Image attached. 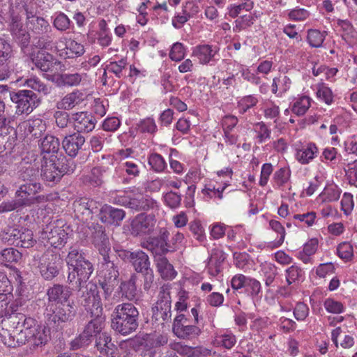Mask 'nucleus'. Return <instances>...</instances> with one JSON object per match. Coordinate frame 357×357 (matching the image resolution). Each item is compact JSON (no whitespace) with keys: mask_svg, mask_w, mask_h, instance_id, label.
<instances>
[{"mask_svg":"<svg viewBox=\"0 0 357 357\" xmlns=\"http://www.w3.org/2000/svg\"><path fill=\"white\" fill-rule=\"evenodd\" d=\"M77 310L74 301L49 303L44 314L46 324L50 327L58 328L62 324L73 321Z\"/></svg>","mask_w":357,"mask_h":357,"instance_id":"3","label":"nucleus"},{"mask_svg":"<svg viewBox=\"0 0 357 357\" xmlns=\"http://www.w3.org/2000/svg\"><path fill=\"white\" fill-rule=\"evenodd\" d=\"M54 26L59 31H66L70 28V20L63 13H60L55 17L54 22Z\"/></svg>","mask_w":357,"mask_h":357,"instance_id":"58","label":"nucleus"},{"mask_svg":"<svg viewBox=\"0 0 357 357\" xmlns=\"http://www.w3.org/2000/svg\"><path fill=\"white\" fill-rule=\"evenodd\" d=\"M131 264L139 273L151 269L149 256L141 250L136 252Z\"/></svg>","mask_w":357,"mask_h":357,"instance_id":"35","label":"nucleus"},{"mask_svg":"<svg viewBox=\"0 0 357 357\" xmlns=\"http://www.w3.org/2000/svg\"><path fill=\"white\" fill-rule=\"evenodd\" d=\"M2 240L9 245L29 248L36 243L31 230L20 225L7 226L1 231Z\"/></svg>","mask_w":357,"mask_h":357,"instance_id":"6","label":"nucleus"},{"mask_svg":"<svg viewBox=\"0 0 357 357\" xmlns=\"http://www.w3.org/2000/svg\"><path fill=\"white\" fill-rule=\"evenodd\" d=\"M23 200L17 198V199L2 202L0 204V213L10 212L25 206L26 203Z\"/></svg>","mask_w":357,"mask_h":357,"instance_id":"51","label":"nucleus"},{"mask_svg":"<svg viewBox=\"0 0 357 357\" xmlns=\"http://www.w3.org/2000/svg\"><path fill=\"white\" fill-rule=\"evenodd\" d=\"M137 275L133 273L128 280L121 282L120 284V289L122 293V296H124L130 301L135 299L137 296Z\"/></svg>","mask_w":357,"mask_h":357,"instance_id":"32","label":"nucleus"},{"mask_svg":"<svg viewBox=\"0 0 357 357\" xmlns=\"http://www.w3.org/2000/svg\"><path fill=\"white\" fill-rule=\"evenodd\" d=\"M99 206L100 204L97 202L86 198H80L73 203V208L76 215L83 221L91 219L93 214L98 213Z\"/></svg>","mask_w":357,"mask_h":357,"instance_id":"13","label":"nucleus"},{"mask_svg":"<svg viewBox=\"0 0 357 357\" xmlns=\"http://www.w3.org/2000/svg\"><path fill=\"white\" fill-rule=\"evenodd\" d=\"M27 26L36 35H43L52 32V28L49 22L41 17H38L35 20H31Z\"/></svg>","mask_w":357,"mask_h":357,"instance_id":"36","label":"nucleus"},{"mask_svg":"<svg viewBox=\"0 0 357 357\" xmlns=\"http://www.w3.org/2000/svg\"><path fill=\"white\" fill-rule=\"evenodd\" d=\"M50 330L45 326L40 325L37 328L33 329L29 335H26L25 344H29L33 348L42 347L48 341Z\"/></svg>","mask_w":357,"mask_h":357,"instance_id":"18","label":"nucleus"},{"mask_svg":"<svg viewBox=\"0 0 357 357\" xmlns=\"http://www.w3.org/2000/svg\"><path fill=\"white\" fill-rule=\"evenodd\" d=\"M22 253L13 248H6L1 252V260L6 266L17 263L22 259Z\"/></svg>","mask_w":357,"mask_h":357,"instance_id":"41","label":"nucleus"},{"mask_svg":"<svg viewBox=\"0 0 357 357\" xmlns=\"http://www.w3.org/2000/svg\"><path fill=\"white\" fill-rule=\"evenodd\" d=\"M185 56V50L182 43H174L169 52V58L172 61H180Z\"/></svg>","mask_w":357,"mask_h":357,"instance_id":"60","label":"nucleus"},{"mask_svg":"<svg viewBox=\"0 0 357 357\" xmlns=\"http://www.w3.org/2000/svg\"><path fill=\"white\" fill-rule=\"evenodd\" d=\"M13 286L6 275L0 271V299L1 301L8 299L11 296Z\"/></svg>","mask_w":357,"mask_h":357,"instance_id":"47","label":"nucleus"},{"mask_svg":"<svg viewBox=\"0 0 357 357\" xmlns=\"http://www.w3.org/2000/svg\"><path fill=\"white\" fill-rule=\"evenodd\" d=\"M12 54L11 45L5 39L0 38V66H8Z\"/></svg>","mask_w":357,"mask_h":357,"instance_id":"43","label":"nucleus"},{"mask_svg":"<svg viewBox=\"0 0 357 357\" xmlns=\"http://www.w3.org/2000/svg\"><path fill=\"white\" fill-rule=\"evenodd\" d=\"M324 38L325 36L319 30L310 29L308 31L307 40L312 47H321L324 41Z\"/></svg>","mask_w":357,"mask_h":357,"instance_id":"48","label":"nucleus"},{"mask_svg":"<svg viewBox=\"0 0 357 357\" xmlns=\"http://www.w3.org/2000/svg\"><path fill=\"white\" fill-rule=\"evenodd\" d=\"M309 314V307L303 303H298L294 310V317L298 321H303Z\"/></svg>","mask_w":357,"mask_h":357,"instance_id":"63","label":"nucleus"},{"mask_svg":"<svg viewBox=\"0 0 357 357\" xmlns=\"http://www.w3.org/2000/svg\"><path fill=\"white\" fill-rule=\"evenodd\" d=\"M91 319L84 326L83 331L88 334L92 339L101 333L104 327L105 317L103 314H98V316L94 314H90Z\"/></svg>","mask_w":357,"mask_h":357,"instance_id":"24","label":"nucleus"},{"mask_svg":"<svg viewBox=\"0 0 357 357\" xmlns=\"http://www.w3.org/2000/svg\"><path fill=\"white\" fill-rule=\"evenodd\" d=\"M72 119L74 123V128L76 133L89 132L95 128L96 123V118L91 114L85 112L73 114Z\"/></svg>","mask_w":357,"mask_h":357,"instance_id":"16","label":"nucleus"},{"mask_svg":"<svg viewBox=\"0 0 357 357\" xmlns=\"http://www.w3.org/2000/svg\"><path fill=\"white\" fill-rule=\"evenodd\" d=\"M60 142L53 135H45L40 142V149L43 153H56L59 150Z\"/></svg>","mask_w":357,"mask_h":357,"instance_id":"37","label":"nucleus"},{"mask_svg":"<svg viewBox=\"0 0 357 357\" xmlns=\"http://www.w3.org/2000/svg\"><path fill=\"white\" fill-rule=\"evenodd\" d=\"M138 129L142 132L153 133L157 130V126L153 119L147 118L140 121Z\"/></svg>","mask_w":357,"mask_h":357,"instance_id":"61","label":"nucleus"},{"mask_svg":"<svg viewBox=\"0 0 357 357\" xmlns=\"http://www.w3.org/2000/svg\"><path fill=\"white\" fill-rule=\"evenodd\" d=\"M92 238L93 243L98 250H111L109 237L105 232V228L102 225H97L94 227Z\"/></svg>","mask_w":357,"mask_h":357,"instance_id":"26","label":"nucleus"},{"mask_svg":"<svg viewBox=\"0 0 357 357\" xmlns=\"http://www.w3.org/2000/svg\"><path fill=\"white\" fill-rule=\"evenodd\" d=\"M310 106V98L308 97L304 96L294 104L292 112L298 116H302L305 114Z\"/></svg>","mask_w":357,"mask_h":357,"instance_id":"52","label":"nucleus"},{"mask_svg":"<svg viewBox=\"0 0 357 357\" xmlns=\"http://www.w3.org/2000/svg\"><path fill=\"white\" fill-rule=\"evenodd\" d=\"M337 252L338 256L345 260H350L353 257V247L349 243H340L337 248Z\"/></svg>","mask_w":357,"mask_h":357,"instance_id":"59","label":"nucleus"},{"mask_svg":"<svg viewBox=\"0 0 357 357\" xmlns=\"http://www.w3.org/2000/svg\"><path fill=\"white\" fill-rule=\"evenodd\" d=\"M98 216L102 222L107 225L119 226L125 218L126 212L123 209L104 204L99 207Z\"/></svg>","mask_w":357,"mask_h":357,"instance_id":"14","label":"nucleus"},{"mask_svg":"<svg viewBox=\"0 0 357 357\" xmlns=\"http://www.w3.org/2000/svg\"><path fill=\"white\" fill-rule=\"evenodd\" d=\"M96 347L102 354H112L116 349L115 345L112 342L111 336L106 332L99 334L96 339Z\"/></svg>","mask_w":357,"mask_h":357,"instance_id":"29","label":"nucleus"},{"mask_svg":"<svg viewBox=\"0 0 357 357\" xmlns=\"http://www.w3.org/2000/svg\"><path fill=\"white\" fill-rule=\"evenodd\" d=\"M28 87L43 95H47L50 93L51 87L45 84L38 77H31L26 81Z\"/></svg>","mask_w":357,"mask_h":357,"instance_id":"46","label":"nucleus"},{"mask_svg":"<svg viewBox=\"0 0 357 357\" xmlns=\"http://www.w3.org/2000/svg\"><path fill=\"white\" fill-rule=\"evenodd\" d=\"M149 164L154 171L158 172L163 171L166 167L164 158L158 153H152L149 155Z\"/></svg>","mask_w":357,"mask_h":357,"instance_id":"50","label":"nucleus"},{"mask_svg":"<svg viewBox=\"0 0 357 357\" xmlns=\"http://www.w3.org/2000/svg\"><path fill=\"white\" fill-rule=\"evenodd\" d=\"M317 151L318 149L316 145L314 144L310 143L306 146L297 151L296 158L301 163L307 164L314 158Z\"/></svg>","mask_w":357,"mask_h":357,"instance_id":"38","label":"nucleus"},{"mask_svg":"<svg viewBox=\"0 0 357 357\" xmlns=\"http://www.w3.org/2000/svg\"><path fill=\"white\" fill-rule=\"evenodd\" d=\"M103 170L100 167H93L89 175L86 177V181L93 186H99L102 183Z\"/></svg>","mask_w":357,"mask_h":357,"instance_id":"49","label":"nucleus"},{"mask_svg":"<svg viewBox=\"0 0 357 357\" xmlns=\"http://www.w3.org/2000/svg\"><path fill=\"white\" fill-rule=\"evenodd\" d=\"M12 319L17 321L16 328L19 326L22 327L19 333L22 336L21 337L24 339V340H26V335L30 336L31 334L30 331L40 326L36 319L30 317H26L23 314H15L12 317Z\"/></svg>","mask_w":357,"mask_h":357,"instance_id":"20","label":"nucleus"},{"mask_svg":"<svg viewBox=\"0 0 357 357\" xmlns=\"http://www.w3.org/2000/svg\"><path fill=\"white\" fill-rule=\"evenodd\" d=\"M158 271L162 278L165 280H173L177 275L174 266L165 257H158L155 259Z\"/></svg>","mask_w":357,"mask_h":357,"instance_id":"28","label":"nucleus"},{"mask_svg":"<svg viewBox=\"0 0 357 357\" xmlns=\"http://www.w3.org/2000/svg\"><path fill=\"white\" fill-rule=\"evenodd\" d=\"M10 99L16 105L17 114H30L40 102L37 95L31 90H20L10 93Z\"/></svg>","mask_w":357,"mask_h":357,"instance_id":"9","label":"nucleus"},{"mask_svg":"<svg viewBox=\"0 0 357 357\" xmlns=\"http://www.w3.org/2000/svg\"><path fill=\"white\" fill-rule=\"evenodd\" d=\"M1 341L3 344L8 347L15 348L25 344L24 339L20 334L17 333V331H13L12 333L7 329H2L0 332Z\"/></svg>","mask_w":357,"mask_h":357,"instance_id":"31","label":"nucleus"},{"mask_svg":"<svg viewBox=\"0 0 357 357\" xmlns=\"http://www.w3.org/2000/svg\"><path fill=\"white\" fill-rule=\"evenodd\" d=\"M47 295L50 302L65 303L68 302L72 295V291L68 286L56 284L48 289Z\"/></svg>","mask_w":357,"mask_h":357,"instance_id":"21","label":"nucleus"},{"mask_svg":"<svg viewBox=\"0 0 357 357\" xmlns=\"http://www.w3.org/2000/svg\"><path fill=\"white\" fill-rule=\"evenodd\" d=\"M93 341V339L82 331L77 337L73 339L70 343L71 350H78L87 347Z\"/></svg>","mask_w":357,"mask_h":357,"instance_id":"45","label":"nucleus"},{"mask_svg":"<svg viewBox=\"0 0 357 357\" xmlns=\"http://www.w3.org/2000/svg\"><path fill=\"white\" fill-rule=\"evenodd\" d=\"M346 174L349 183L357 187V160L348 165V169L346 171Z\"/></svg>","mask_w":357,"mask_h":357,"instance_id":"64","label":"nucleus"},{"mask_svg":"<svg viewBox=\"0 0 357 357\" xmlns=\"http://www.w3.org/2000/svg\"><path fill=\"white\" fill-rule=\"evenodd\" d=\"M40 176L45 181L49 183H56L59 181L63 176L51 160H45L42 164Z\"/></svg>","mask_w":357,"mask_h":357,"instance_id":"27","label":"nucleus"},{"mask_svg":"<svg viewBox=\"0 0 357 357\" xmlns=\"http://www.w3.org/2000/svg\"><path fill=\"white\" fill-rule=\"evenodd\" d=\"M33 265L36 266L42 278L45 280H52L56 277L63 265L60 255L47 250L43 254L33 256Z\"/></svg>","mask_w":357,"mask_h":357,"instance_id":"4","label":"nucleus"},{"mask_svg":"<svg viewBox=\"0 0 357 357\" xmlns=\"http://www.w3.org/2000/svg\"><path fill=\"white\" fill-rule=\"evenodd\" d=\"M156 222L155 216L153 213H139L130 222V234L135 237L149 235L154 231Z\"/></svg>","mask_w":357,"mask_h":357,"instance_id":"11","label":"nucleus"},{"mask_svg":"<svg viewBox=\"0 0 357 357\" xmlns=\"http://www.w3.org/2000/svg\"><path fill=\"white\" fill-rule=\"evenodd\" d=\"M287 282L289 284L298 281L303 275V270L297 266H291L287 271Z\"/></svg>","mask_w":357,"mask_h":357,"instance_id":"57","label":"nucleus"},{"mask_svg":"<svg viewBox=\"0 0 357 357\" xmlns=\"http://www.w3.org/2000/svg\"><path fill=\"white\" fill-rule=\"evenodd\" d=\"M231 284L234 290L245 287L246 291L252 296L258 295L261 291V284L258 280L248 278L243 274L234 275L231 279Z\"/></svg>","mask_w":357,"mask_h":357,"instance_id":"15","label":"nucleus"},{"mask_svg":"<svg viewBox=\"0 0 357 357\" xmlns=\"http://www.w3.org/2000/svg\"><path fill=\"white\" fill-rule=\"evenodd\" d=\"M252 8L253 2L250 0H247L239 5L231 6L228 14L231 17L235 18L241 13L242 10H245V11H249L252 10Z\"/></svg>","mask_w":357,"mask_h":357,"instance_id":"53","label":"nucleus"},{"mask_svg":"<svg viewBox=\"0 0 357 357\" xmlns=\"http://www.w3.org/2000/svg\"><path fill=\"white\" fill-rule=\"evenodd\" d=\"M123 204L126 207L136 211H147L150 208H153L155 202L152 199L142 195L126 199L123 202Z\"/></svg>","mask_w":357,"mask_h":357,"instance_id":"22","label":"nucleus"},{"mask_svg":"<svg viewBox=\"0 0 357 357\" xmlns=\"http://www.w3.org/2000/svg\"><path fill=\"white\" fill-rule=\"evenodd\" d=\"M40 36L35 39L34 46L39 50H52L54 47V37L51 32Z\"/></svg>","mask_w":357,"mask_h":357,"instance_id":"40","label":"nucleus"},{"mask_svg":"<svg viewBox=\"0 0 357 357\" xmlns=\"http://www.w3.org/2000/svg\"><path fill=\"white\" fill-rule=\"evenodd\" d=\"M326 202H331L339 199L340 191L335 185H330L325 188L324 192L321 195Z\"/></svg>","mask_w":357,"mask_h":357,"instance_id":"54","label":"nucleus"},{"mask_svg":"<svg viewBox=\"0 0 357 357\" xmlns=\"http://www.w3.org/2000/svg\"><path fill=\"white\" fill-rule=\"evenodd\" d=\"M326 310L331 313L340 314L343 311V305L332 298H327L324 303Z\"/></svg>","mask_w":357,"mask_h":357,"instance_id":"62","label":"nucleus"},{"mask_svg":"<svg viewBox=\"0 0 357 357\" xmlns=\"http://www.w3.org/2000/svg\"><path fill=\"white\" fill-rule=\"evenodd\" d=\"M85 142V138L79 133L67 135L62 141V146L66 153L70 157H75Z\"/></svg>","mask_w":357,"mask_h":357,"instance_id":"17","label":"nucleus"},{"mask_svg":"<svg viewBox=\"0 0 357 357\" xmlns=\"http://www.w3.org/2000/svg\"><path fill=\"white\" fill-rule=\"evenodd\" d=\"M225 254L220 250H213L208 263L209 273L213 275H217L220 272L222 264L225 260Z\"/></svg>","mask_w":357,"mask_h":357,"instance_id":"33","label":"nucleus"},{"mask_svg":"<svg viewBox=\"0 0 357 357\" xmlns=\"http://www.w3.org/2000/svg\"><path fill=\"white\" fill-rule=\"evenodd\" d=\"M26 130V135H30L31 137L40 138L46 131L45 121L41 119H35L29 120L23 123Z\"/></svg>","mask_w":357,"mask_h":357,"instance_id":"25","label":"nucleus"},{"mask_svg":"<svg viewBox=\"0 0 357 357\" xmlns=\"http://www.w3.org/2000/svg\"><path fill=\"white\" fill-rule=\"evenodd\" d=\"M43 189L42 185L39 182H25L20 185L15 192V197L18 199H22L26 203V206H30L29 196L35 195L40 192Z\"/></svg>","mask_w":357,"mask_h":357,"instance_id":"19","label":"nucleus"},{"mask_svg":"<svg viewBox=\"0 0 357 357\" xmlns=\"http://www.w3.org/2000/svg\"><path fill=\"white\" fill-rule=\"evenodd\" d=\"M139 313L131 303L117 305L112 314L111 327L116 332L127 335L135 331L139 326Z\"/></svg>","mask_w":357,"mask_h":357,"instance_id":"1","label":"nucleus"},{"mask_svg":"<svg viewBox=\"0 0 357 357\" xmlns=\"http://www.w3.org/2000/svg\"><path fill=\"white\" fill-rule=\"evenodd\" d=\"M252 24L253 17L251 15H243L235 20V26L233 28V30L235 32H239L250 26Z\"/></svg>","mask_w":357,"mask_h":357,"instance_id":"55","label":"nucleus"},{"mask_svg":"<svg viewBox=\"0 0 357 357\" xmlns=\"http://www.w3.org/2000/svg\"><path fill=\"white\" fill-rule=\"evenodd\" d=\"M53 165L61 172L62 176L66 174H72L76 169V164L71 158H67L64 155L56 156L54 160H50Z\"/></svg>","mask_w":357,"mask_h":357,"instance_id":"30","label":"nucleus"},{"mask_svg":"<svg viewBox=\"0 0 357 357\" xmlns=\"http://www.w3.org/2000/svg\"><path fill=\"white\" fill-rule=\"evenodd\" d=\"M127 66L126 60L122 59L119 61H112L106 66V70L115 74V75L120 78L122 75V71Z\"/></svg>","mask_w":357,"mask_h":357,"instance_id":"56","label":"nucleus"},{"mask_svg":"<svg viewBox=\"0 0 357 357\" xmlns=\"http://www.w3.org/2000/svg\"><path fill=\"white\" fill-rule=\"evenodd\" d=\"M80 304L85 308L88 314H103L102 303L98 286L94 283H89L85 286L77 287Z\"/></svg>","mask_w":357,"mask_h":357,"instance_id":"5","label":"nucleus"},{"mask_svg":"<svg viewBox=\"0 0 357 357\" xmlns=\"http://www.w3.org/2000/svg\"><path fill=\"white\" fill-rule=\"evenodd\" d=\"M83 255L78 248L71 247L66 259L69 269L68 282H75V287L86 283L93 271L92 264Z\"/></svg>","mask_w":357,"mask_h":357,"instance_id":"2","label":"nucleus"},{"mask_svg":"<svg viewBox=\"0 0 357 357\" xmlns=\"http://www.w3.org/2000/svg\"><path fill=\"white\" fill-rule=\"evenodd\" d=\"M84 100V93L75 90L66 94L61 100L56 102V108L62 110H70Z\"/></svg>","mask_w":357,"mask_h":357,"instance_id":"23","label":"nucleus"},{"mask_svg":"<svg viewBox=\"0 0 357 357\" xmlns=\"http://www.w3.org/2000/svg\"><path fill=\"white\" fill-rule=\"evenodd\" d=\"M213 342L217 346H222L225 349H230L235 345L236 339L231 333H225L215 335Z\"/></svg>","mask_w":357,"mask_h":357,"instance_id":"42","label":"nucleus"},{"mask_svg":"<svg viewBox=\"0 0 357 357\" xmlns=\"http://www.w3.org/2000/svg\"><path fill=\"white\" fill-rule=\"evenodd\" d=\"M63 227V222L60 220L50 222L43 229L41 238L51 246L61 248L68 238V233Z\"/></svg>","mask_w":357,"mask_h":357,"instance_id":"7","label":"nucleus"},{"mask_svg":"<svg viewBox=\"0 0 357 357\" xmlns=\"http://www.w3.org/2000/svg\"><path fill=\"white\" fill-rule=\"evenodd\" d=\"M192 54L197 56L202 63H208L211 58L213 56L211 47L208 45H204L197 47L193 51Z\"/></svg>","mask_w":357,"mask_h":357,"instance_id":"44","label":"nucleus"},{"mask_svg":"<svg viewBox=\"0 0 357 357\" xmlns=\"http://www.w3.org/2000/svg\"><path fill=\"white\" fill-rule=\"evenodd\" d=\"M39 176V168L35 165L30 164L27 167H24L20 172L19 177L24 182H37L36 180Z\"/></svg>","mask_w":357,"mask_h":357,"instance_id":"39","label":"nucleus"},{"mask_svg":"<svg viewBox=\"0 0 357 357\" xmlns=\"http://www.w3.org/2000/svg\"><path fill=\"white\" fill-rule=\"evenodd\" d=\"M31 61L36 68L42 72L56 74L65 70L63 63L52 54L44 50H38L36 53L32 54Z\"/></svg>","mask_w":357,"mask_h":357,"instance_id":"8","label":"nucleus"},{"mask_svg":"<svg viewBox=\"0 0 357 357\" xmlns=\"http://www.w3.org/2000/svg\"><path fill=\"white\" fill-rule=\"evenodd\" d=\"M169 231L166 228H161L158 236L149 237L142 243V246L151 251L153 255L158 257L174 250V248L168 242Z\"/></svg>","mask_w":357,"mask_h":357,"instance_id":"10","label":"nucleus"},{"mask_svg":"<svg viewBox=\"0 0 357 357\" xmlns=\"http://www.w3.org/2000/svg\"><path fill=\"white\" fill-rule=\"evenodd\" d=\"M153 318L162 323L169 321L172 319L171 304L155 305L153 307Z\"/></svg>","mask_w":357,"mask_h":357,"instance_id":"34","label":"nucleus"},{"mask_svg":"<svg viewBox=\"0 0 357 357\" xmlns=\"http://www.w3.org/2000/svg\"><path fill=\"white\" fill-rule=\"evenodd\" d=\"M172 331L177 337L183 340L197 337L201 333V329L195 324H190L183 314H179L174 318Z\"/></svg>","mask_w":357,"mask_h":357,"instance_id":"12","label":"nucleus"}]
</instances>
